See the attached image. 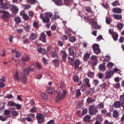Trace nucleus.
<instances>
[{"label": "nucleus", "mask_w": 124, "mask_h": 124, "mask_svg": "<svg viewBox=\"0 0 124 124\" xmlns=\"http://www.w3.org/2000/svg\"><path fill=\"white\" fill-rule=\"evenodd\" d=\"M34 69H33V66L31 65L30 67H27L23 70L24 74L22 73L20 76L21 80L23 82V83H26L27 82V76L29 75V73L30 71H33Z\"/></svg>", "instance_id": "nucleus-1"}, {"label": "nucleus", "mask_w": 124, "mask_h": 124, "mask_svg": "<svg viewBox=\"0 0 124 124\" xmlns=\"http://www.w3.org/2000/svg\"><path fill=\"white\" fill-rule=\"evenodd\" d=\"M45 15V16L44 17L43 14H41L40 16V18L43 19V23H48V22H50V18L53 17V14L51 13H46Z\"/></svg>", "instance_id": "nucleus-2"}, {"label": "nucleus", "mask_w": 124, "mask_h": 124, "mask_svg": "<svg viewBox=\"0 0 124 124\" xmlns=\"http://www.w3.org/2000/svg\"><path fill=\"white\" fill-rule=\"evenodd\" d=\"M89 114L91 115V116H93V115H95L98 112V110L96 107L94 106H91L89 108Z\"/></svg>", "instance_id": "nucleus-3"}, {"label": "nucleus", "mask_w": 124, "mask_h": 124, "mask_svg": "<svg viewBox=\"0 0 124 124\" xmlns=\"http://www.w3.org/2000/svg\"><path fill=\"white\" fill-rule=\"evenodd\" d=\"M66 96V93H59L55 98V101L58 103L60 100L63 99Z\"/></svg>", "instance_id": "nucleus-4"}, {"label": "nucleus", "mask_w": 124, "mask_h": 124, "mask_svg": "<svg viewBox=\"0 0 124 124\" xmlns=\"http://www.w3.org/2000/svg\"><path fill=\"white\" fill-rule=\"evenodd\" d=\"M92 49L96 55H98L100 53V48H99V45L97 44H94L92 46Z\"/></svg>", "instance_id": "nucleus-5"}, {"label": "nucleus", "mask_w": 124, "mask_h": 124, "mask_svg": "<svg viewBox=\"0 0 124 124\" xmlns=\"http://www.w3.org/2000/svg\"><path fill=\"white\" fill-rule=\"evenodd\" d=\"M35 117V115L34 114H29L28 115V117L24 118L23 121H27L28 122H32V119Z\"/></svg>", "instance_id": "nucleus-6"}, {"label": "nucleus", "mask_w": 124, "mask_h": 124, "mask_svg": "<svg viewBox=\"0 0 124 124\" xmlns=\"http://www.w3.org/2000/svg\"><path fill=\"white\" fill-rule=\"evenodd\" d=\"M37 120L38 124H42L44 122V119H43V115L41 113H39L36 115Z\"/></svg>", "instance_id": "nucleus-7"}, {"label": "nucleus", "mask_w": 124, "mask_h": 124, "mask_svg": "<svg viewBox=\"0 0 124 124\" xmlns=\"http://www.w3.org/2000/svg\"><path fill=\"white\" fill-rule=\"evenodd\" d=\"M10 10L13 11L15 14H17V13H18V11H19V9H18L15 5H11L10 7Z\"/></svg>", "instance_id": "nucleus-8"}, {"label": "nucleus", "mask_w": 124, "mask_h": 124, "mask_svg": "<svg viewBox=\"0 0 124 124\" xmlns=\"http://www.w3.org/2000/svg\"><path fill=\"white\" fill-rule=\"evenodd\" d=\"M11 5H10L9 3L5 2L3 3L1 6L0 7V8H1V9H5L6 10L9 9V8L10 9Z\"/></svg>", "instance_id": "nucleus-9"}, {"label": "nucleus", "mask_w": 124, "mask_h": 124, "mask_svg": "<svg viewBox=\"0 0 124 124\" xmlns=\"http://www.w3.org/2000/svg\"><path fill=\"white\" fill-rule=\"evenodd\" d=\"M112 12L113 13H117V14H122L123 13V10L119 7L113 8L112 9Z\"/></svg>", "instance_id": "nucleus-10"}, {"label": "nucleus", "mask_w": 124, "mask_h": 124, "mask_svg": "<svg viewBox=\"0 0 124 124\" xmlns=\"http://www.w3.org/2000/svg\"><path fill=\"white\" fill-rule=\"evenodd\" d=\"M65 88H66V85H65L64 82H61L60 84V89H62V93H66V90H65Z\"/></svg>", "instance_id": "nucleus-11"}, {"label": "nucleus", "mask_w": 124, "mask_h": 124, "mask_svg": "<svg viewBox=\"0 0 124 124\" xmlns=\"http://www.w3.org/2000/svg\"><path fill=\"white\" fill-rule=\"evenodd\" d=\"M46 36L47 35H46V34H45L44 32H42L39 37L40 40L44 43L46 42Z\"/></svg>", "instance_id": "nucleus-12"}, {"label": "nucleus", "mask_w": 124, "mask_h": 124, "mask_svg": "<svg viewBox=\"0 0 124 124\" xmlns=\"http://www.w3.org/2000/svg\"><path fill=\"white\" fill-rule=\"evenodd\" d=\"M2 13H3V15L1 16L2 19H3V20H4L6 18H9V16H10V15L9 14V13L8 12L3 11H2Z\"/></svg>", "instance_id": "nucleus-13"}, {"label": "nucleus", "mask_w": 124, "mask_h": 124, "mask_svg": "<svg viewBox=\"0 0 124 124\" xmlns=\"http://www.w3.org/2000/svg\"><path fill=\"white\" fill-rule=\"evenodd\" d=\"M80 64H81V62H80V60H79V59L76 60L73 65H75V69H77V68L79 67V65H80Z\"/></svg>", "instance_id": "nucleus-14"}, {"label": "nucleus", "mask_w": 124, "mask_h": 124, "mask_svg": "<svg viewBox=\"0 0 124 124\" xmlns=\"http://www.w3.org/2000/svg\"><path fill=\"white\" fill-rule=\"evenodd\" d=\"M113 75H114V72L112 70H110L106 73V78L110 79V78H111V76H113Z\"/></svg>", "instance_id": "nucleus-15"}, {"label": "nucleus", "mask_w": 124, "mask_h": 124, "mask_svg": "<svg viewBox=\"0 0 124 124\" xmlns=\"http://www.w3.org/2000/svg\"><path fill=\"white\" fill-rule=\"evenodd\" d=\"M91 61H93L92 62V64L93 65H96L97 64V60H96V56L93 55L91 58Z\"/></svg>", "instance_id": "nucleus-16"}, {"label": "nucleus", "mask_w": 124, "mask_h": 124, "mask_svg": "<svg viewBox=\"0 0 124 124\" xmlns=\"http://www.w3.org/2000/svg\"><path fill=\"white\" fill-rule=\"evenodd\" d=\"M14 78L15 79V81H16L17 82H19L20 77H19V72L17 71H16V73L14 76Z\"/></svg>", "instance_id": "nucleus-17"}, {"label": "nucleus", "mask_w": 124, "mask_h": 124, "mask_svg": "<svg viewBox=\"0 0 124 124\" xmlns=\"http://www.w3.org/2000/svg\"><path fill=\"white\" fill-rule=\"evenodd\" d=\"M10 110L8 109H6L4 111V116H5V117L7 119L8 118H10L11 117V115H10Z\"/></svg>", "instance_id": "nucleus-18"}, {"label": "nucleus", "mask_w": 124, "mask_h": 124, "mask_svg": "<svg viewBox=\"0 0 124 124\" xmlns=\"http://www.w3.org/2000/svg\"><path fill=\"white\" fill-rule=\"evenodd\" d=\"M83 83H84V84H86V85L89 88H91V83H90V79L88 78H85L83 79Z\"/></svg>", "instance_id": "nucleus-19"}, {"label": "nucleus", "mask_w": 124, "mask_h": 124, "mask_svg": "<svg viewBox=\"0 0 124 124\" xmlns=\"http://www.w3.org/2000/svg\"><path fill=\"white\" fill-rule=\"evenodd\" d=\"M113 17L115 20H122L123 19V16L122 15L113 14Z\"/></svg>", "instance_id": "nucleus-20"}, {"label": "nucleus", "mask_w": 124, "mask_h": 124, "mask_svg": "<svg viewBox=\"0 0 124 124\" xmlns=\"http://www.w3.org/2000/svg\"><path fill=\"white\" fill-rule=\"evenodd\" d=\"M31 60V58L29 55H27L25 56H23L21 59L22 62H29Z\"/></svg>", "instance_id": "nucleus-21"}, {"label": "nucleus", "mask_w": 124, "mask_h": 124, "mask_svg": "<svg viewBox=\"0 0 124 124\" xmlns=\"http://www.w3.org/2000/svg\"><path fill=\"white\" fill-rule=\"evenodd\" d=\"M55 87H49L47 89V93H55Z\"/></svg>", "instance_id": "nucleus-22"}, {"label": "nucleus", "mask_w": 124, "mask_h": 124, "mask_svg": "<svg viewBox=\"0 0 124 124\" xmlns=\"http://www.w3.org/2000/svg\"><path fill=\"white\" fill-rule=\"evenodd\" d=\"M69 54L70 56H72L73 58H74V56L75 55V53H74V50L73 49V47H70L68 48Z\"/></svg>", "instance_id": "nucleus-23"}, {"label": "nucleus", "mask_w": 124, "mask_h": 124, "mask_svg": "<svg viewBox=\"0 0 124 124\" xmlns=\"http://www.w3.org/2000/svg\"><path fill=\"white\" fill-rule=\"evenodd\" d=\"M60 53L62 56L63 61H65L66 59H67V54H66V52L63 50H61Z\"/></svg>", "instance_id": "nucleus-24"}, {"label": "nucleus", "mask_w": 124, "mask_h": 124, "mask_svg": "<svg viewBox=\"0 0 124 124\" xmlns=\"http://www.w3.org/2000/svg\"><path fill=\"white\" fill-rule=\"evenodd\" d=\"M92 118V116L91 115H87L83 118L84 122H86L87 123H89V122L91 121V119Z\"/></svg>", "instance_id": "nucleus-25"}, {"label": "nucleus", "mask_w": 124, "mask_h": 124, "mask_svg": "<svg viewBox=\"0 0 124 124\" xmlns=\"http://www.w3.org/2000/svg\"><path fill=\"white\" fill-rule=\"evenodd\" d=\"M106 69L105 68V64H100V65H99V70H100V71H105Z\"/></svg>", "instance_id": "nucleus-26"}, {"label": "nucleus", "mask_w": 124, "mask_h": 124, "mask_svg": "<svg viewBox=\"0 0 124 124\" xmlns=\"http://www.w3.org/2000/svg\"><path fill=\"white\" fill-rule=\"evenodd\" d=\"M52 0L54 1L56 5H58L59 6L62 5V0Z\"/></svg>", "instance_id": "nucleus-27"}, {"label": "nucleus", "mask_w": 124, "mask_h": 124, "mask_svg": "<svg viewBox=\"0 0 124 124\" xmlns=\"http://www.w3.org/2000/svg\"><path fill=\"white\" fill-rule=\"evenodd\" d=\"M36 34L34 33H32L30 36V40H35L36 39Z\"/></svg>", "instance_id": "nucleus-28"}, {"label": "nucleus", "mask_w": 124, "mask_h": 124, "mask_svg": "<svg viewBox=\"0 0 124 124\" xmlns=\"http://www.w3.org/2000/svg\"><path fill=\"white\" fill-rule=\"evenodd\" d=\"M86 90V88L85 87V86L84 85H82L81 86V88L80 89H78L77 91V92L76 93H81V92H84V91H85Z\"/></svg>", "instance_id": "nucleus-29"}, {"label": "nucleus", "mask_w": 124, "mask_h": 124, "mask_svg": "<svg viewBox=\"0 0 124 124\" xmlns=\"http://www.w3.org/2000/svg\"><path fill=\"white\" fill-rule=\"evenodd\" d=\"M37 50L40 54H45V53H46V50L42 47H40L38 48Z\"/></svg>", "instance_id": "nucleus-30"}, {"label": "nucleus", "mask_w": 124, "mask_h": 124, "mask_svg": "<svg viewBox=\"0 0 124 124\" xmlns=\"http://www.w3.org/2000/svg\"><path fill=\"white\" fill-rule=\"evenodd\" d=\"M53 62L55 66L58 67L60 64V61L58 59H54L53 60Z\"/></svg>", "instance_id": "nucleus-31"}, {"label": "nucleus", "mask_w": 124, "mask_h": 124, "mask_svg": "<svg viewBox=\"0 0 124 124\" xmlns=\"http://www.w3.org/2000/svg\"><path fill=\"white\" fill-rule=\"evenodd\" d=\"M113 105L115 108H120L121 107V103L119 101H115Z\"/></svg>", "instance_id": "nucleus-32"}, {"label": "nucleus", "mask_w": 124, "mask_h": 124, "mask_svg": "<svg viewBox=\"0 0 124 124\" xmlns=\"http://www.w3.org/2000/svg\"><path fill=\"white\" fill-rule=\"evenodd\" d=\"M50 55L52 58H59V55H58V54H57L56 51L52 52Z\"/></svg>", "instance_id": "nucleus-33"}, {"label": "nucleus", "mask_w": 124, "mask_h": 124, "mask_svg": "<svg viewBox=\"0 0 124 124\" xmlns=\"http://www.w3.org/2000/svg\"><path fill=\"white\" fill-rule=\"evenodd\" d=\"M112 35L114 41H117V40H118V37H119V35L118 33H114Z\"/></svg>", "instance_id": "nucleus-34"}, {"label": "nucleus", "mask_w": 124, "mask_h": 124, "mask_svg": "<svg viewBox=\"0 0 124 124\" xmlns=\"http://www.w3.org/2000/svg\"><path fill=\"white\" fill-rule=\"evenodd\" d=\"M41 96H42L43 99L45 100L48 99V95L47 94V93H41Z\"/></svg>", "instance_id": "nucleus-35"}, {"label": "nucleus", "mask_w": 124, "mask_h": 124, "mask_svg": "<svg viewBox=\"0 0 124 124\" xmlns=\"http://www.w3.org/2000/svg\"><path fill=\"white\" fill-rule=\"evenodd\" d=\"M90 53H87L86 54L84 55V56L83 57L84 61H88V59H90Z\"/></svg>", "instance_id": "nucleus-36"}, {"label": "nucleus", "mask_w": 124, "mask_h": 124, "mask_svg": "<svg viewBox=\"0 0 124 124\" xmlns=\"http://www.w3.org/2000/svg\"><path fill=\"white\" fill-rule=\"evenodd\" d=\"M95 100L92 98H88L87 100V102L88 104H91V103H93V102H94Z\"/></svg>", "instance_id": "nucleus-37"}, {"label": "nucleus", "mask_w": 124, "mask_h": 124, "mask_svg": "<svg viewBox=\"0 0 124 124\" xmlns=\"http://www.w3.org/2000/svg\"><path fill=\"white\" fill-rule=\"evenodd\" d=\"M117 28L118 30H122L124 28V24L122 23H118L117 25Z\"/></svg>", "instance_id": "nucleus-38"}, {"label": "nucleus", "mask_w": 124, "mask_h": 124, "mask_svg": "<svg viewBox=\"0 0 124 124\" xmlns=\"http://www.w3.org/2000/svg\"><path fill=\"white\" fill-rule=\"evenodd\" d=\"M112 5L113 6H118L120 5V2L118 0H115L112 3Z\"/></svg>", "instance_id": "nucleus-39"}, {"label": "nucleus", "mask_w": 124, "mask_h": 124, "mask_svg": "<svg viewBox=\"0 0 124 124\" xmlns=\"http://www.w3.org/2000/svg\"><path fill=\"white\" fill-rule=\"evenodd\" d=\"M36 66L37 69H41L42 68V65H41V63H39V62L36 63Z\"/></svg>", "instance_id": "nucleus-40"}, {"label": "nucleus", "mask_w": 124, "mask_h": 124, "mask_svg": "<svg viewBox=\"0 0 124 124\" xmlns=\"http://www.w3.org/2000/svg\"><path fill=\"white\" fill-rule=\"evenodd\" d=\"M22 17L25 21H28L30 19V18H31L27 14H25Z\"/></svg>", "instance_id": "nucleus-41"}, {"label": "nucleus", "mask_w": 124, "mask_h": 124, "mask_svg": "<svg viewBox=\"0 0 124 124\" xmlns=\"http://www.w3.org/2000/svg\"><path fill=\"white\" fill-rule=\"evenodd\" d=\"M88 21L92 23L93 25H96L97 22L96 21H94V19L93 18H90L88 19Z\"/></svg>", "instance_id": "nucleus-42"}, {"label": "nucleus", "mask_w": 124, "mask_h": 124, "mask_svg": "<svg viewBox=\"0 0 124 124\" xmlns=\"http://www.w3.org/2000/svg\"><path fill=\"white\" fill-rule=\"evenodd\" d=\"M101 124V119L100 117L96 118V122L94 124Z\"/></svg>", "instance_id": "nucleus-43"}, {"label": "nucleus", "mask_w": 124, "mask_h": 124, "mask_svg": "<svg viewBox=\"0 0 124 124\" xmlns=\"http://www.w3.org/2000/svg\"><path fill=\"white\" fill-rule=\"evenodd\" d=\"M15 21L17 24H19V23H21V18L19 17H16L15 18Z\"/></svg>", "instance_id": "nucleus-44"}, {"label": "nucleus", "mask_w": 124, "mask_h": 124, "mask_svg": "<svg viewBox=\"0 0 124 124\" xmlns=\"http://www.w3.org/2000/svg\"><path fill=\"white\" fill-rule=\"evenodd\" d=\"M119 116V112L117 110H114L113 113V118H117Z\"/></svg>", "instance_id": "nucleus-45"}, {"label": "nucleus", "mask_w": 124, "mask_h": 124, "mask_svg": "<svg viewBox=\"0 0 124 124\" xmlns=\"http://www.w3.org/2000/svg\"><path fill=\"white\" fill-rule=\"evenodd\" d=\"M93 75H94V73H93V72H89L88 73V76L90 78H93Z\"/></svg>", "instance_id": "nucleus-46"}, {"label": "nucleus", "mask_w": 124, "mask_h": 124, "mask_svg": "<svg viewBox=\"0 0 124 124\" xmlns=\"http://www.w3.org/2000/svg\"><path fill=\"white\" fill-rule=\"evenodd\" d=\"M68 59L70 64H71V65H74V61L72 60V59L70 58V57H68Z\"/></svg>", "instance_id": "nucleus-47"}, {"label": "nucleus", "mask_w": 124, "mask_h": 124, "mask_svg": "<svg viewBox=\"0 0 124 124\" xmlns=\"http://www.w3.org/2000/svg\"><path fill=\"white\" fill-rule=\"evenodd\" d=\"M107 65L108 68H112V67L114 66V63L111 62H109Z\"/></svg>", "instance_id": "nucleus-48"}, {"label": "nucleus", "mask_w": 124, "mask_h": 124, "mask_svg": "<svg viewBox=\"0 0 124 124\" xmlns=\"http://www.w3.org/2000/svg\"><path fill=\"white\" fill-rule=\"evenodd\" d=\"M93 28L94 30H99L100 29V26L97 25V22L96 24H93Z\"/></svg>", "instance_id": "nucleus-49"}, {"label": "nucleus", "mask_w": 124, "mask_h": 124, "mask_svg": "<svg viewBox=\"0 0 124 124\" xmlns=\"http://www.w3.org/2000/svg\"><path fill=\"white\" fill-rule=\"evenodd\" d=\"M11 115L14 117H16V116H18V112L16 111H13L11 112Z\"/></svg>", "instance_id": "nucleus-50"}, {"label": "nucleus", "mask_w": 124, "mask_h": 124, "mask_svg": "<svg viewBox=\"0 0 124 124\" xmlns=\"http://www.w3.org/2000/svg\"><path fill=\"white\" fill-rule=\"evenodd\" d=\"M23 29L25 31H28V30H30L31 29V26L29 25L26 26H23Z\"/></svg>", "instance_id": "nucleus-51"}, {"label": "nucleus", "mask_w": 124, "mask_h": 124, "mask_svg": "<svg viewBox=\"0 0 124 124\" xmlns=\"http://www.w3.org/2000/svg\"><path fill=\"white\" fill-rule=\"evenodd\" d=\"M106 22L108 25H110L111 24V22H112L111 18H106Z\"/></svg>", "instance_id": "nucleus-52"}, {"label": "nucleus", "mask_w": 124, "mask_h": 124, "mask_svg": "<svg viewBox=\"0 0 124 124\" xmlns=\"http://www.w3.org/2000/svg\"><path fill=\"white\" fill-rule=\"evenodd\" d=\"M71 2V0H64V4L65 5H68Z\"/></svg>", "instance_id": "nucleus-53"}, {"label": "nucleus", "mask_w": 124, "mask_h": 124, "mask_svg": "<svg viewBox=\"0 0 124 124\" xmlns=\"http://www.w3.org/2000/svg\"><path fill=\"white\" fill-rule=\"evenodd\" d=\"M8 105L9 106H15L16 105V104L14 103V102L9 101L8 103Z\"/></svg>", "instance_id": "nucleus-54"}, {"label": "nucleus", "mask_w": 124, "mask_h": 124, "mask_svg": "<svg viewBox=\"0 0 124 124\" xmlns=\"http://www.w3.org/2000/svg\"><path fill=\"white\" fill-rule=\"evenodd\" d=\"M6 81L5 79V77H2L1 78H0V83H4Z\"/></svg>", "instance_id": "nucleus-55"}, {"label": "nucleus", "mask_w": 124, "mask_h": 124, "mask_svg": "<svg viewBox=\"0 0 124 124\" xmlns=\"http://www.w3.org/2000/svg\"><path fill=\"white\" fill-rule=\"evenodd\" d=\"M74 81L76 83H77V82H78V81H79V77H78V76H75L74 77Z\"/></svg>", "instance_id": "nucleus-56"}, {"label": "nucleus", "mask_w": 124, "mask_h": 124, "mask_svg": "<svg viewBox=\"0 0 124 124\" xmlns=\"http://www.w3.org/2000/svg\"><path fill=\"white\" fill-rule=\"evenodd\" d=\"M28 2L31 3V4H34L36 2V0H28Z\"/></svg>", "instance_id": "nucleus-57"}, {"label": "nucleus", "mask_w": 124, "mask_h": 124, "mask_svg": "<svg viewBox=\"0 0 124 124\" xmlns=\"http://www.w3.org/2000/svg\"><path fill=\"white\" fill-rule=\"evenodd\" d=\"M69 41H70V42H75V41H76V39L75 37H71L69 38Z\"/></svg>", "instance_id": "nucleus-58"}, {"label": "nucleus", "mask_w": 124, "mask_h": 124, "mask_svg": "<svg viewBox=\"0 0 124 124\" xmlns=\"http://www.w3.org/2000/svg\"><path fill=\"white\" fill-rule=\"evenodd\" d=\"M16 106V108L17 109V110H20V109H21V108H22V105L17 104L15 105Z\"/></svg>", "instance_id": "nucleus-59"}, {"label": "nucleus", "mask_w": 124, "mask_h": 124, "mask_svg": "<svg viewBox=\"0 0 124 124\" xmlns=\"http://www.w3.org/2000/svg\"><path fill=\"white\" fill-rule=\"evenodd\" d=\"M87 113H88V109L87 108H84L82 110V115H83L84 116V115H86V114H87Z\"/></svg>", "instance_id": "nucleus-60"}, {"label": "nucleus", "mask_w": 124, "mask_h": 124, "mask_svg": "<svg viewBox=\"0 0 124 124\" xmlns=\"http://www.w3.org/2000/svg\"><path fill=\"white\" fill-rule=\"evenodd\" d=\"M42 61H43V62L44 63V64H47V62H48V61L47 60V59H46V58L43 57V59H42Z\"/></svg>", "instance_id": "nucleus-61"}, {"label": "nucleus", "mask_w": 124, "mask_h": 124, "mask_svg": "<svg viewBox=\"0 0 124 124\" xmlns=\"http://www.w3.org/2000/svg\"><path fill=\"white\" fill-rule=\"evenodd\" d=\"M85 10L87 12H92V8L90 7H85Z\"/></svg>", "instance_id": "nucleus-62"}, {"label": "nucleus", "mask_w": 124, "mask_h": 124, "mask_svg": "<svg viewBox=\"0 0 124 124\" xmlns=\"http://www.w3.org/2000/svg\"><path fill=\"white\" fill-rule=\"evenodd\" d=\"M6 117H4L0 115V121H2V122H5V121H6Z\"/></svg>", "instance_id": "nucleus-63"}, {"label": "nucleus", "mask_w": 124, "mask_h": 124, "mask_svg": "<svg viewBox=\"0 0 124 124\" xmlns=\"http://www.w3.org/2000/svg\"><path fill=\"white\" fill-rule=\"evenodd\" d=\"M47 124H55V121H54V120H51L50 121H49Z\"/></svg>", "instance_id": "nucleus-64"}]
</instances>
